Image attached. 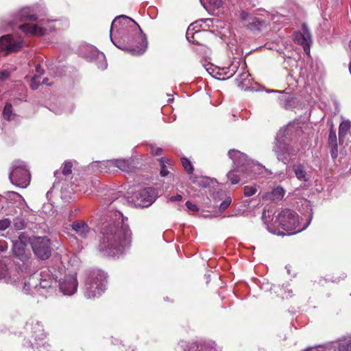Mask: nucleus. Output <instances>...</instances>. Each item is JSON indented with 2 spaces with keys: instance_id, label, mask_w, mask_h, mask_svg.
<instances>
[{
  "instance_id": "nucleus-24",
  "label": "nucleus",
  "mask_w": 351,
  "mask_h": 351,
  "mask_svg": "<svg viewBox=\"0 0 351 351\" xmlns=\"http://www.w3.org/2000/svg\"><path fill=\"white\" fill-rule=\"evenodd\" d=\"M252 23H247V29L250 30H260L265 25V21L256 16L252 15Z\"/></svg>"
},
{
  "instance_id": "nucleus-35",
  "label": "nucleus",
  "mask_w": 351,
  "mask_h": 351,
  "mask_svg": "<svg viewBox=\"0 0 351 351\" xmlns=\"http://www.w3.org/2000/svg\"><path fill=\"white\" fill-rule=\"evenodd\" d=\"M73 164L71 161H65L62 166V173L65 176H69L72 173Z\"/></svg>"
},
{
  "instance_id": "nucleus-29",
  "label": "nucleus",
  "mask_w": 351,
  "mask_h": 351,
  "mask_svg": "<svg viewBox=\"0 0 351 351\" xmlns=\"http://www.w3.org/2000/svg\"><path fill=\"white\" fill-rule=\"evenodd\" d=\"M240 65V61L239 60H234L233 61L231 64L226 68L227 71L224 73L226 75H227V77L229 78L232 77L233 75L235 74V73L237 71Z\"/></svg>"
},
{
  "instance_id": "nucleus-56",
  "label": "nucleus",
  "mask_w": 351,
  "mask_h": 351,
  "mask_svg": "<svg viewBox=\"0 0 351 351\" xmlns=\"http://www.w3.org/2000/svg\"><path fill=\"white\" fill-rule=\"evenodd\" d=\"M286 101H290L292 100V97L290 95L286 96L285 99Z\"/></svg>"
},
{
  "instance_id": "nucleus-54",
  "label": "nucleus",
  "mask_w": 351,
  "mask_h": 351,
  "mask_svg": "<svg viewBox=\"0 0 351 351\" xmlns=\"http://www.w3.org/2000/svg\"><path fill=\"white\" fill-rule=\"evenodd\" d=\"M42 84H47V85H49L50 83L48 82V78L47 77H45L43 81H42Z\"/></svg>"
},
{
  "instance_id": "nucleus-28",
  "label": "nucleus",
  "mask_w": 351,
  "mask_h": 351,
  "mask_svg": "<svg viewBox=\"0 0 351 351\" xmlns=\"http://www.w3.org/2000/svg\"><path fill=\"white\" fill-rule=\"evenodd\" d=\"M37 19L35 14H31L29 9H23L20 13V20L23 21H34Z\"/></svg>"
},
{
  "instance_id": "nucleus-16",
  "label": "nucleus",
  "mask_w": 351,
  "mask_h": 351,
  "mask_svg": "<svg viewBox=\"0 0 351 351\" xmlns=\"http://www.w3.org/2000/svg\"><path fill=\"white\" fill-rule=\"evenodd\" d=\"M127 38L128 44V46L121 44L120 41H114L112 37V34H110V40L117 47L122 50L127 51L133 56H139L140 54H134L132 49H138L137 47H141V41L138 40V39L134 38L132 35L127 36Z\"/></svg>"
},
{
  "instance_id": "nucleus-21",
  "label": "nucleus",
  "mask_w": 351,
  "mask_h": 351,
  "mask_svg": "<svg viewBox=\"0 0 351 351\" xmlns=\"http://www.w3.org/2000/svg\"><path fill=\"white\" fill-rule=\"evenodd\" d=\"M180 347L184 351H217L215 348L207 344L193 343L188 345L186 342L182 341Z\"/></svg>"
},
{
  "instance_id": "nucleus-26",
  "label": "nucleus",
  "mask_w": 351,
  "mask_h": 351,
  "mask_svg": "<svg viewBox=\"0 0 351 351\" xmlns=\"http://www.w3.org/2000/svg\"><path fill=\"white\" fill-rule=\"evenodd\" d=\"M237 16L239 19L240 23L243 26L247 28V23H252V15L248 12L241 10L238 12Z\"/></svg>"
},
{
  "instance_id": "nucleus-51",
  "label": "nucleus",
  "mask_w": 351,
  "mask_h": 351,
  "mask_svg": "<svg viewBox=\"0 0 351 351\" xmlns=\"http://www.w3.org/2000/svg\"><path fill=\"white\" fill-rule=\"evenodd\" d=\"M169 173L168 170L166 169V167L164 164H162L161 170H160V175L162 176H166Z\"/></svg>"
},
{
  "instance_id": "nucleus-45",
  "label": "nucleus",
  "mask_w": 351,
  "mask_h": 351,
  "mask_svg": "<svg viewBox=\"0 0 351 351\" xmlns=\"http://www.w3.org/2000/svg\"><path fill=\"white\" fill-rule=\"evenodd\" d=\"M38 76H34L32 79L31 82V88L33 90H36L38 86L40 85V82L38 80Z\"/></svg>"
},
{
  "instance_id": "nucleus-15",
  "label": "nucleus",
  "mask_w": 351,
  "mask_h": 351,
  "mask_svg": "<svg viewBox=\"0 0 351 351\" xmlns=\"http://www.w3.org/2000/svg\"><path fill=\"white\" fill-rule=\"evenodd\" d=\"M295 43L303 47L305 52L309 51L310 44L312 42L311 36L306 24L302 25V32H297L294 35Z\"/></svg>"
},
{
  "instance_id": "nucleus-37",
  "label": "nucleus",
  "mask_w": 351,
  "mask_h": 351,
  "mask_svg": "<svg viewBox=\"0 0 351 351\" xmlns=\"http://www.w3.org/2000/svg\"><path fill=\"white\" fill-rule=\"evenodd\" d=\"M257 189L254 186H245L243 189L244 195L250 197L256 193Z\"/></svg>"
},
{
  "instance_id": "nucleus-10",
  "label": "nucleus",
  "mask_w": 351,
  "mask_h": 351,
  "mask_svg": "<svg viewBox=\"0 0 351 351\" xmlns=\"http://www.w3.org/2000/svg\"><path fill=\"white\" fill-rule=\"evenodd\" d=\"M29 242V236L25 232H21L16 241H12V252L21 261L25 262L29 259V253L26 251V247Z\"/></svg>"
},
{
  "instance_id": "nucleus-42",
  "label": "nucleus",
  "mask_w": 351,
  "mask_h": 351,
  "mask_svg": "<svg viewBox=\"0 0 351 351\" xmlns=\"http://www.w3.org/2000/svg\"><path fill=\"white\" fill-rule=\"evenodd\" d=\"M339 351H351V341L341 343L339 346Z\"/></svg>"
},
{
  "instance_id": "nucleus-53",
  "label": "nucleus",
  "mask_w": 351,
  "mask_h": 351,
  "mask_svg": "<svg viewBox=\"0 0 351 351\" xmlns=\"http://www.w3.org/2000/svg\"><path fill=\"white\" fill-rule=\"evenodd\" d=\"M36 350L35 351H49L48 348H47L45 345L42 346H37Z\"/></svg>"
},
{
  "instance_id": "nucleus-38",
  "label": "nucleus",
  "mask_w": 351,
  "mask_h": 351,
  "mask_svg": "<svg viewBox=\"0 0 351 351\" xmlns=\"http://www.w3.org/2000/svg\"><path fill=\"white\" fill-rule=\"evenodd\" d=\"M193 25H191L189 27H188V29L186 31V38L187 40L191 42V43H195V36L198 34L199 33V31H196L195 33H191V31L193 29V28L192 29Z\"/></svg>"
},
{
  "instance_id": "nucleus-19",
  "label": "nucleus",
  "mask_w": 351,
  "mask_h": 351,
  "mask_svg": "<svg viewBox=\"0 0 351 351\" xmlns=\"http://www.w3.org/2000/svg\"><path fill=\"white\" fill-rule=\"evenodd\" d=\"M72 230L80 237L86 238L91 232L90 228L84 221H75L71 224Z\"/></svg>"
},
{
  "instance_id": "nucleus-11",
  "label": "nucleus",
  "mask_w": 351,
  "mask_h": 351,
  "mask_svg": "<svg viewBox=\"0 0 351 351\" xmlns=\"http://www.w3.org/2000/svg\"><path fill=\"white\" fill-rule=\"evenodd\" d=\"M156 199V193L153 188L147 187L138 191L132 201L136 207L145 208L152 205Z\"/></svg>"
},
{
  "instance_id": "nucleus-6",
  "label": "nucleus",
  "mask_w": 351,
  "mask_h": 351,
  "mask_svg": "<svg viewBox=\"0 0 351 351\" xmlns=\"http://www.w3.org/2000/svg\"><path fill=\"white\" fill-rule=\"evenodd\" d=\"M276 221H278L279 225L283 230L287 231L289 234H293L301 232L306 228L309 224L310 221L303 228H299V219L297 213L289 209H285L279 213Z\"/></svg>"
},
{
  "instance_id": "nucleus-60",
  "label": "nucleus",
  "mask_w": 351,
  "mask_h": 351,
  "mask_svg": "<svg viewBox=\"0 0 351 351\" xmlns=\"http://www.w3.org/2000/svg\"><path fill=\"white\" fill-rule=\"evenodd\" d=\"M304 351H311V349H306V350H305Z\"/></svg>"
},
{
  "instance_id": "nucleus-14",
  "label": "nucleus",
  "mask_w": 351,
  "mask_h": 351,
  "mask_svg": "<svg viewBox=\"0 0 351 351\" xmlns=\"http://www.w3.org/2000/svg\"><path fill=\"white\" fill-rule=\"evenodd\" d=\"M100 171L108 172L111 169L117 167L123 171H130L131 169L130 162L128 160L117 159L104 161L98 163Z\"/></svg>"
},
{
  "instance_id": "nucleus-17",
  "label": "nucleus",
  "mask_w": 351,
  "mask_h": 351,
  "mask_svg": "<svg viewBox=\"0 0 351 351\" xmlns=\"http://www.w3.org/2000/svg\"><path fill=\"white\" fill-rule=\"evenodd\" d=\"M292 169L298 180L302 182L309 181L311 173L307 171V167L305 164L295 163L293 165Z\"/></svg>"
},
{
  "instance_id": "nucleus-2",
  "label": "nucleus",
  "mask_w": 351,
  "mask_h": 351,
  "mask_svg": "<svg viewBox=\"0 0 351 351\" xmlns=\"http://www.w3.org/2000/svg\"><path fill=\"white\" fill-rule=\"evenodd\" d=\"M233 161L234 167L227 173V178L232 184L239 183L241 180L252 178L254 165L250 162L247 156L237 149H230L228 154Z\"/></svg>"
},
{
  "instance_id": "nucleus-44",
  "label": "nucleus",
  "mask_w": 351,
  "mask_h": 351,
  "mask_svg": "<svg viewBox=\"0 0 351 351\" xmlns=\"http://www.w3.org/2000/svg\"><path fill=\"white\" fill-rule=\"evenodd\" d=\"M6 197L8 199H10L12 200H16V199H20L21 197V196L18 193L13 192V191H8L6 193Z\"/></svg>"
},
{
  "instance_id": "nucleus-32",
  "label": "nucleus",
  "mask_w": 351,
  "mask_h": 351,
  "mask_svg": "<svg viewBox=\"0 0 351 351\" xmlns=\"http://www.w3.org/2000/svg\"><path fill=\"white\" fill-rule=\"evenodd\" d=\"M285 195V191L282 187L275 188L271 193V199L273 200H280Z\"/></svg>"
},
{
  "instance_id": "nucleus-55",
  "label": "nucleus",
  "mask_w": 351,
  "mask_h": 351,
  "mask_svg": "<svg viewBox=\"0 0 351 351\" xmlns=\"http://www.w3.org/2000/svg\"><path fill=\"white\" fill-rule=\"evenodd\" d=\"M212 66H210L209 68H206V70L210 74L212 75L213 76H215L214 74H213V71H210V69H211ZM212 71H213V69H212Z\"/></svg>"
},
{
  "instance_id": "nucleus-25",
  "label": "nucleus",
  "mask_w": 351,
  "mask_h": 351,
  "mask_svg": "<svg viewBox=\"0 0 351 351\" xmlns=\"http://www.w3.org/2000/svg\"><path fill=\"white\" fill-rule=\"evenodd\" d=\"M273 215H274V213L272 210H267L265 209H264L263 212V215H262V219L263 220L264 223L265 224H267V230L268 231L274 233V234H276V231L272 229V228L269 226V222H270V220H273Z\"/></svg>"
},
{
  "instance_id": "nucleus-12",
  "label": "nucleus",
  "mask_w": 351,
  "mask_h": 351,
  "mask_svg": "<svg viewBox=\"0 0 351 351\" xmlns=\"http://www.w3.org/2000/svg\"><path fill=\"white\" fill-rule=\"evenodd\" d=\"M23 46V40L20 37L5 35L0 38V51L5 55L19 50Z\"/></svg>"
},
{
  "instance_id": "nucleus-34",
  "label": "nucleus",
  "mask_w": 351,
  "mask_h": 351,
  "mask_svg": "<svg viewBox=\"0 0 351 351\" xmlns=\"http://www.w3.org/2000/svg\"><path fill=\"white\" fill-rule=\"evenodd\" d=\"M182 165L184 169V170L189 173L191 174L193 172V167L190 160L187 158H181Z\"/></svg>"
},
{
  "instance_id": "nucleus-41",
  "label": "nucleus",
  "mask_w": 351,
  "mask_h": 351,
  "mask_svg": "<svg viewBox=\"0 0 351 351\" xmlns=\"http://www.w3.org/2000/svg\"><path fill=\"white\" fill-rule=\"evenodd\" d=\"M232 199L230 197H227L220 204L219 209L221 211L225 210L231 204Z\"/></svg>"
},
{
  "instance_id": "nucleus-39",
  "label": "nucleus",
  "mask_w": 351,
  "mask_h": 351,
  "mask_svg": "<svg viewBox=\"0 0 351 351\" xmlns=\"http://www.w3.org/2000/svg\"><path fill=\"white\" fill-rule=\"evenodd\" d=\"M208 3L212 9H219L222 7L223 1V0H208Z\"/></svg>"
},
{
  "instance_id": "nucleus-20",
  "label": "nucleus",
  "mask_w": 351,
  "mask_h": 351,
  "mask_svg": "<svg viewBox=\"0 0 351 351\" xmlns=\"http://www.w3.org/2000/svg\"><path fill=\"white\" fill-rule=\"evenodd\" d=\"M39 286L42 289H49L56 284V278L51 275L50 271L44 270L40 272Z\"/></svg>"
},
{
  "instance_id": "nucleus-57",
  "label": "nucleus",
  "mask_w": 351,
  "mask_h": 351,
  "mask_svg": "<svg viewBox=\"0 0 351 351\" xmlns=\"http://www.w3.org/2000/svg\"><path fill=\"white\" fill-rule=\"evenodd\" d=\"M288 293L290 296H291V294H292V291L291 290H289L288 291Z\"/></svg>"
},
{
  "instance_id": "nucleus-50",
  "label": "nucleus",
  "mask_w": 351,
  "mask_h": 351,
  "mask_svg": "<svg viewBox=\"0 0 351 351\" xmlns=\"http://www.w3.org/2000/svg\"><path fill=\"white\" fill-rule=\"evenodd\" d=\"M182 199V196L181 195H176L175 196H171L169 198V200L171 202H179Z\"/></svg>"
},
{
  "instance_id": "nucleus-13",
  "label": "nucleus",
  "mask_w": 351,
  "mask_h": 351,
  "mask_svg": "<svg viewBox=\"0 0 351 351\" xmlns=\"http://www.w3.org/2000/svg\"><path fill=\"white\" fill-rule=\"evenodd\" d=\"M59 287L64 295H71L74 294L77 288L76 274L66 275L60 282Z\"/></svg>"
},
{
  "instance_id": "nucleus-49",
  "label": "nucleus",
  "mask_w": 351,
  "mask_h": 351,
  "mask_svg": "<svg viewBox=\"0 0 351 351\" xmlns=\"http://www.w3.org/2000/svg\"><path fill=\"white\" fill-rule=\"evenodd\" d=\"M10 73L8 71H2L0 72V80H5L9 77Z\"/></svg>"
},
{
  "instance_id": "nucleus-59",
  "label": "nucleus",
  "mask_w": 351,
  "mask_h": 351,
  "mask_svg": "<svg viewBox=\"0 0 351 351\" xmlns=\"http://www.w3.org/2000/svg\"><path fill=\"white\" fill-rule=\"evenodd\" d=\"M58 171H56V172L54 173L55 176H58Z\"/></svg>"
},
{
  "instance_id": "nucleus-22",
  "label": "nucleus",
  "mask_w": 351,
  "mask_h": 351,
  "mask_svg": "<svg viewBox=\"0 0 351 351\" xmlns=\"http://www.w3.org/2000/svg\"><path fill=\"white\" fill-rule=\"evenodd\" d=\"M19 29L25 34L32 36H43L45 34V29L37 25L24 23L19 26Z\"/></svg>"
},
{
  "instance_id": "nucleus-23",
  "label": "nucleus",
  "mask_w": 351,
  "mask_h": 351,
  "mask_svg": "<svg viewBox=\"0 0 351 351\" xmlns=\"http://www.w3.org/2000/svg\"><path fill=\"white\" fill-rule=\"evenodd\" d=\"M252 23H247V29L250 30H260L265 25V21L256 16L252 15Z\"/></svg>"
},
{
  "instance_id": "nucleus-58",
  "label": "nucleus",
  "mask_w": 351,
  "mask_h": 351,
  "mask_svg": "<svg viewBox=\"0 0 351 351\" xmlns=\"http://www.w3.org/2000/svg\"><path fill=\"white\" fill-rule=\"evenodd\" d=\"M39 69H40V66H36V70H37L38 72H39Z\"/></svg>"
},
{
  "instance_id": "nucleus-47",
  "label": "nucleus",
  "mask_w": 351,
  "mask_h": 351,
  "mask_svg": "<svg viewBox=\"0 0 351 351\" xmlns=\"http://www.w3.org/2000/svg\"><path fill=\"white\" fill-rule=\"evenodd\" d=\"M186 206L188 208V210L195 212L198 210V208L197 205L191 203V202L188 201L186 202Z\"/></svg>"
},
{
  "instance_id": "nucleus-7",
  "label": "nucleus",
  "mask_w": 351,
  "mask_h": 351,
  "mask_svg": "<svg viewBox=\"0 0 351 351\" xmlns=\"http://www.w3.org/2000/svg\"><path fill=\"white\" fill-rule=\"evenodd\" d=\"M9 179L13 184L21 188H26L29 184L30 173L23 161L13 162Z\"/></svg>"
},
{
  "instance_id": "nucleus-1",
  "label": "nucleus",
  "mask_w": 351,
  "mask_h": 351,
  "mask_svg": "<svg viewBox=\"0 0 351 351\" xmlns=\"http://www.w3.org/2000/svg\"><path fill=\"white\" fill-rule=\"evenodd\" d=\"M114 220L102 227L100 232L99 250L105 256L121 254L132 241V232L124 221L121 213L116 211Z\"/></svg>"
},
{
  "instance_id": "nucleus-46",
  "label": "nucleus",
  "mask_w": 351,
  "mask_h": 351,
  "mask_svg": "<svg viewBox=\"0 0 351 351\" xmlns=\"http://www.w3.org/2000/svg\"><path fill=\"white\" fill-rule=\"evenodd\" d=\"M330 147V155L333 159L337 157L338 148L337 145H329Z\"/></svg>"
},
{
  "instance_id": "nucleus-27",
  "label": "nucleus",
  "mask_w": 351,
  "mask_h": 351,
  "mask_svg": "<svg viewBox=\"0 0 351 351\" xmlns=\"http://www.w3.org/2000/svg\"><path fill=\"white\" fill-rule=\"evenodd\" d=\"M350 129V123L349 121H343L339 127V138L341 141Z\"/></svg>"
},
{
  "instance_id": "nucleus-9",
  "label": "nucleus",
  "mask_w": 351,
  "mask_h": 351,
  "mask_svg": "<svg viewBox=\"0 0 351 351\" xmlns=\"http://www.w3.org/2000/svg\"><path fill=\"white\" fill-rule=\"evenodd\" d=\"M31 245L34 254L38 258L46 260L51 256V241L48 237H35L31 241Z\"/></svg>"
},
{
  "instance_id": "nucleus-5",
  "label": "nucleus",
  "mask_w": 351,
  "mask_h": 351,
  "mask_svg": "<svg viewBox=\"0 0 351 351\" xmlns=\"http://www.w3.org/2000/svg\"><path fill=\"white\" fill-rule=\"evenodd\" d=\"M106 274L102 271L91 272L85 281V297L93 298L99 296L106 289Z\"/></svg>"
},
{
  "instance_id": "nucleus-30",
  "label": "nucleus",
  "mask_w": 351,
  "mask_h": 351,
  "mask_svg": "<svg viewBox=\"0 0 351 351\" xmlns=\"http://www.w3.org/2000/svg\"><path fill=\"white\" fill-rule=\"evenodd\" d=\"M95 53H96L97 60V64L98 68L101 70L106 69L107 68L108 64H107L105 55L103 53L98 52V51H96Z\"/></svg>"
},
{
  "instance_id": "nucleus-43",
  "label": "nucleus",
  "mask_w": 351,
  "mask_h": 351,
  "mask_svg": "<svg viewBox=\"0 0 351 351\" xmlns=\"http://www.w3.org/2000/svg\"><path fill=\"white\" fill-rule=\"evenodd\" d=\"M11 224V221L9 219H3L0 220V230H5Z\"/></svg>"
},
{
  "instance_id": "nucleus-61",
  "label": "nucleus",
  "mask_w": 351,
  "mask_h": 351,
  "mask_svg": "<svg viewBox=\"0 0 351 351\" xmlns=\"http://www.w3.org/2000/svg\"><path fill=\"white\" fill-rule=\"evenodd\" d=\"M285 108H287H287H289L288 105H286V106H285Z\"/></svg>"
},
{
  "instance_id": "nucleus-48",
  "label": "nucleus",
  "mask_w": 351,
  "mask_h": 351,
  "mask_svg": "<svg viewBox=\"0 0 351 351\" xmlns=\"http://www.w3.org/2000/svg\"><path fill=\"white\" fill-rule=\"evenodd\" d=\"M8 248V245L6 241L0 240V252H5Z\"/></svg>"
},
{
  "instance_id": "nucleus-52",
  "label": "nucleus",
  "mask_w": 351,
  "mask_h": 351,
  "mask_svg": "<svg viewBox=\"0 0 351 351\" xmlns=\"http://www.w3.org/2000/svg\"><path fill=\"white\" fill-rule=\"evenodd\" d=\"M162 152V149L159 147L152 151V154L154 155H156V156H160Z\"/></svg>"
},
{
  "instance_id": "nucleus-8",
  "label": "nucleus",
  "mask_w": 351,
  "mask_h": 351,
  "mask_svg": "<svg viewBox=\"0 0 351 351\" xmlns=\"http://www.w3.org/2000/svg\"><path fill=\"white\" fill-rule=\"evenodd\" d=\"M273 150L278 160L282 162L284 164H287L289 162L291 157L296 156L299 149L293 147L285 143L283 140H280L277 138Z\"/></svg>"
},
{
  "instance_id": "nucleus-31",
  "label": "nucleus",
  "mask_w": 351,
  "mask_h": 351,
  "mask_svg": "<svg viewBox=\"0 0 351 351\" xmlns=\"http://www.w3.org/2000/svg\"><path fill=\"white\" fill-rule=\"evenodd\" d=\"M13 227L16 230H21L25 228L26 222L22 217H16L13 219Z\"/></svg>"
},
{
  "instance_id": "nucleus-18",
  "label": "nucleus",
  "mask_w": 351,
  "mask_h": 351,
  "mask_svg": "<svg viewBox=\"0 0 351 351\" xmlns=\"http://www.w3.org/2000/svg\"><path fill=\"white\" fill-rule=\"evenodd\" d=\"M26 326L27 330H31L32 337L35 340L43 339L46 336L43 326L37 320H32L30 323H27Z\"/></svg>"
},
{
  "instance_id": "nucleus-4",
  "label": "nucleus",
  "mask_w": 351,
  "mask_h": 351,
  "mask_svg": "<svg viewBox=\"0 0 351 351\" xmlns=\"http://www.w3.org/2000/svg\"><path fill=\"white\" fill-rule=\"evenodd\" d=\"M21 276L16 269L8 270L7 265L0 261V282L13 285L17 287L23 285V291L25 293H29L32 291V287L37 288L36 280L34 277H29L24 282H21Z\"/></svg>"
},
{
  "instance_id": "nucleus-33",
  "label": "nucleus",
  "mask_w": 351,
  "mask_h": 351,
  "mask_svg": "<svg viewBox=\"0 0 351 351\" xmlns=\"http://www.w3.org/2000/svg\"><path fill=\"white\" fill-rule=\"evenodd\" d=\"M12 106L10 103H7L3 108V117L10 121L12 119Z\"/></svg>"
},
{
  "instance_id": "nucleus-36",
  "label": "nucleus",
  "mask_w": 351,
  "mask_h": 351,
  "mask_svg": "<svg viewBox=\"0 0 351 351\" xmlns=\"http://www.w3.org/2000/svg\"><path fill=\"white\" fill-rule=\"evenodd\" d=\"M243 69V71L239 75V79H237L239 86H241V84L246 85L245 82L248 80L250 76L248 71H244V68Z\"/></svg>"
},
{
  "instance_id": "nucleus-40",
  "label": "nucleus",
  "mask_w": 351,
  "mask_h": 351,
  "mask_svg": "<svg viewBox=\"0 0 351 351\" xmlns=\"http://www.w3.org/2000/svg\"><path fill=\"white\" fill-rule=\"evenodd\" d=\"M328 145H337L336 133L333 130L330 131L329 136H328Z\"/></svg>"
},
{
  "instance_id": "nucleus-3",
  "label": "nucleus",
  "mask_w": 351,
  "mask_h": 351,
  "mask_svg": "<svg viewBox=\"0 0 351 351\" xmlns=\"http://www.w3.org/2000/svg\"><path fill=\"white\" fill-rule=\"evenodd\" d=\"M116 29L118 32L126 31L128 35H132L134 38L141 41V47L132 49L134 54H143L147 48V40L139 25L131 18L125 15L116 17L111 24L110 34Z\"/></svg>"
}]
</instances>
